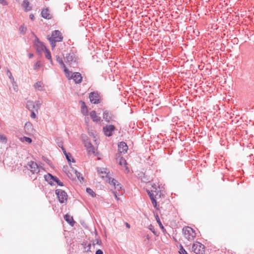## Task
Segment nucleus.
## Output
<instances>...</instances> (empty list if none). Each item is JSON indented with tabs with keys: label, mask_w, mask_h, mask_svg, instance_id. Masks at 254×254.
Here are the masks:
<instances>
[{
	"label": "nucleus",
	"mask_w": 254,
	"mask_h": 254,
	"mask_svg": "<svg viewBox=\"0 0 254 254\" xmlns=\"http://www.w3.org/2000/svg\"><path fill=\"white\" fill-rule=\"evenodd\" d=\"M33 56H34L33 54L32 53L29 54V55H28L29 58L31 59L33 57Z\"/></svg>",
	"instance_id": "50"
},
{
	"label": "nucleus",
	"mask_w": 254,
	"mask_h": 254,
	"mask_svg": "<svg viewBox=\"0 0 254 254\" xmlns=\"http://www.w3.org/2000/svg\"><path fill=\"white\" fill-rule=\"evenodd\" d=\"M148 195L150 196V194H153V193H151L149 191H147Z\"/></svg>",
	"instance_id": "55"
},
{
	"label": "nucleus",
	"mask_w": 254,
	"mask_h": 254,
	"mask_svg": "<svg viewBox=\"0 0 254 254\" xmlns=\"http://www.w3.org/2000/svg\"><path fill=\"white\" fill-rule=\"evenodd\" d=\"M151 202L154 206V207L156 208L157 209H158V207L157 206V201L155 199V198L154 199H152V200H151Z\"/></svg>",
	"instance_id": "36"
},
{
	"label": "nucleus",
	"mask_w": 254,
	"mask_h": 254,
	"mask_svg": "<svg viewBox=\"0 0 254 254\" xmlns=\"http://www.w3.org/2000/svg\"><path fill=\"white\" fill-rule=\"evenodd\" d=\"M179 253L180 254H188L187 251L183 248V247H182L180 249Z\"/></svg>",
	"instance_id": "38"
},
{
	"label": "nucleus",
	"mask_w": 254,
	"mask_h": 254,
	"mask_svg": "<svg viewBox=\"0 0 254 254\" xmlns=\"http://www.w3.org/2000/svg\"><path fill=\"white\" fill-rule=\"evenodd\" d=\"M34 103H35L36 111L37 112L41 107L42 102L40 100H38Z\"/></svg>",
	"instance_id": "29"
},
{
	"label": "nucleus",
	"mask_w": 254,
	"mask_h": 254,
	"mask_svg": "<svg viewBox=\"0 0 254 254\" xmlns=\"http://www.w3.org/2000/svg\"><path fill=\"white\" fill-rule=\"evenodd\" d=\"M126 226L128 228H130V225L128 223H126Z\"/></svg>",
	"instance_id": "53"
},
{
	"label": "nucleus",
	"mask_w": 254,
	"mask_h": 254,
	"mask_svg": "<svg viewBox=\"0 0 254 254\" xmlns=\"http://www.w3.org/2000/svg\"><path fill=\"white\" fill-rule=\"evenodd\" d=\"M156 219L157 222L158 223V224L159 225L160 227L161 228L162 230H164V228L162 224L161 223V222L159 218V217L157 215L156 216Z\"/></svg>",
	"instance_id": "33"
},
{
	"label": "nucleus",
	"mask_w": 254,
	"mask_h": 254,
	"mask_svg": "<svg viewBox=\"0 0 254 254\" xmlns=\"http://www.w3.org/2000/svg\"><path fill=\"white\" fill-rule=\"evenodd\" d=\"M90 246H91V245H90V244H89V245H88V247H89V249L90 248Z\"/></svg>",
	"instance_id": "57"
},
{
	"label": "nucleus",
	"mask_w": 254,
	"mask_h": 254,
	"mask_svg": "<svg viewBox=\"0 0 254 254\" xmlns=\"http://www.w3.org/2000/svg\"><path fill=\"white\" fill-rule=\"evenodd\" d=\"M89 98L92 103L97 104L100 103V97L97 92H92L89 94Z\"/></svg>",
	"instance_id": "9"
},
{
	"label": "nucleus",
	"mask_w": 254,
	"mask_h": 254,
	"mask_svg": "<svg viewBox=\"0 0 254 254\" xmlns=\"http://www.w3.org/2000/svg\"><path fill=\"white\" fill-rule=\"evenodd\" d=\"M62 149L64 155H66V154H68V153L66 152V150L64 147L62 148Z\"/></svg>",
	"instance_id": "47"
},
{
	"label": "nucleus",
	"mask_w": 254,
	"mask_h": 254,
	"mask_svg": "<svg viewBox=\"0 0 254 254\" xmlns=\"http://www.w3.org/2000/svg\"><path fill=\"white\" fill-rule=\"evenodd\" d=\"M66 159L68 163L71 162V154L70 153H68L66 155H65Z\"/></svg>",
	"instance_id": "39"
},
{
	"label": "nucleus",
	"mask_w": 254,
	"mask_h": 254,
	"mask_svg": "<svg viewBox=\"0 0 254 254\" xmlns=\"http://www.w3.org/2000/svg\"><path fill=\"white\" fill-rule=\"evenodd\" d=\"M41 63L40 61L37 62L34 66V68L35 70H37L39 67L41 66Z\"/></svg>",
	"instance_id": "35"
},
{
	"label": "nucleus",
	"mask_w": 254,
	"mask_h": 254,
	"mask_svg": "<svg viewBox=\"0 0 254 254\" xmlns=\"http://www.w3.org/2000/svg\"><path fill=\"white\" fill-rule=\"evenodd\" d=\"M64 220L71 226H73L75 222L73 220L72 217L66 214L64 216Z\"/></svg>",
	"instance_id": "19"
},
{
	"label": "nucleus",
	"mask_w": 254,
	"mask_h": 254,
	"mask_svg": "<svg viewBox=\"0 0 254 254\" xmlns=\"http://www.w3.org/2000/svg\"><path fill=\"white\" fill-rule=\"evenodd\" d=\"M119 164L121 166H125L127 164L126 160L123 157H121L120 159Z\"/></svg>",
	"instance_id": "31"
},
{
	"label": "nucleus",
	"mask_w": 254,
	"mask_h": 254,
	"mask_svg": "<svg viewBox=\"0 0 254 254\" xmlns=\"http://www.w3.org/2000/svg\"><path fill=\"white\" fill-rule=\"evenodd\" d=\"M56 194H57L59 201L63 203L65 202L67 200V195L66 192L61 189L56 190Z\"/></svg>",
	"instance_id": "5"
},
{
	"label": "nucleus",
	"mask_w": 254,
	"mask_h": 254,
	"mask_svg": "<svg viewBox=\"0 0 254 254\" xmlns=\"http://www.w3.org/2000/svg\"><path fill=\"white\" fill-rule=\"evenodd\" d=\"M66 63L73 67H76L77 65L78 57L75 53L70 51L66 54L65 57Z\"/></svg>",
	"instance_id": "2"
},
{
	"label": "nucleus",
	"mask_w": 254,
	"mask_h": 254,
	"mask_svg": "<svg viewBox=\"0 0 254 254\" xmlns=\"http://www.w3.org/2000/svg\"><path fill=\"white\" fill-rule=\"evenodd\" d=\"M47 38L49 40L50 44L53 48H54L56 45L57 42H62L63 40V36L62 33L58 30H55L52 31L51 36H47Z\"/></svg>",
	"instance_id": "1"
},
{
	"label": "nucleus",
	"mask_w": 254,
	"mask_h": 254,
	"mask_svg": "<svg viewBox=\"0 0 254 254\" xmlns=\"http://www.w3.org/2000/svg\"><path fill=\"white\" fill-rule=\"evenodd\" d=\"M81 103V112L84 115H87L88 113L87 108L85 102L80 101Z\"/></svg>",
	"instance_id": "21"
},
{
	"label": "nucleus",
	"mask_w": 254,
	"mask_h": 254,
	"mask_svg": "<svg viewBox=\"0 0 254 254\" xmlns=\"http://www.w3.org/2000/svg\"><path fill=\"white\" fill-rule=\"evenodd\" d=\"M56 61L61 65V67L63 68H64V70L65 72L66 76L67 77H68L71 72L68 70V69L65 66V65L64 64L62 58L57 56H56Z\"/></svg>",
	"instance_id": "11"
},
{
	"label": "nucleus",
	"mask_w": 254,
	"mask_h": 254,
	"mask_svg": "<svg viewBox=\"0 0 254 254\" xmlns=\"http://www.w3.org/2000/svg\"><path fill=\"white\" fill-rule=\"evenodd\" d=\"M70 74L68 77H67L69 79H72L75 83H80L81 82L82 80V77L81 74L79 72H75L72 73L71 75L70 76Z\"/></svg>",
	"instance_id": "10"
},
{
	"label": "nucleus",
	"mask_w": 254,
	"mask_h": 254,
	"mask_svg": "<svg viewBox=\"0 0 254 254\" xmlns=\"http://www.w3.org/2000/svg\"><path fill=\"white\" fill-rule=\"evenodd\" d=\"M183 233L185 238L190 241L193 240L196 236V233L193 229L188 226L183 228Z\"/></svg>",
	"instance_id": "3"
},
{
	"label": "nucleus",
	"mask_w": 254,
	"mask_h": 254,
	"mask_svg": "<svg viewBox=\"0 0 254 254\" xmlns=\"http://www.w3.org/2000/svg\"><path fill=\"white\" fill-rule=\"evenodd\" d=\"M19 30L21 33L24 34L26 31V28L25 26L22 25L20 26Z\"/></svg>",
	"instance_id": "32"
},
{
	"label": "nucleus",
	"mask_w": 254,
	"mask_h": 254,
	"mask_svg": "<svg viewBox=\"0 0 254 254\" xmlns=\"http://www.w3.org/2000/svg\"><path fill=\"white\" fill-rule=\"evenodd\" d=\"M36 49L38 52H41L42 51H45L47 49L45 46L41 42H38L37 44H36Z\"/></svg>",
	"instance_id": "18"
},
{
	"label": "nucleus",
	"mask_w": 254,
	"mask_h": 254,
	"mask_svg": "<svg viewBox=\"0 0 254 254\" xmlns=\"http://www.w3.org/2000/svg\"><path fill=\"white\" fill-rule=\"evenodd\" d=\"M90 116L93 121L95 122H98L100 121L101 118L97 115L95 111H92L90 112Z\"/></svg>",
	"instance_id": "17"
},
{
	"label": "nucleus",
	"mask_w": 254,
	"mask_h": 254,
	"mask_svg": "<svg viewBox=\"0 0 254 254\" xmlns=\"http://www.w3.org/2000/svg\"><path fill=\"white\" fill-rule=\"evenodd\" d=\"M42 17L44 18L50 19H51L52 16L50 13L49 9L48 8H44L41 12Z\"/></svg>",
	"instance_id": "14"
},
{
	"label": "nucleus",
	"mask_w": 254,
	"mask_h": 254,
	"mask_svg": "<svg viewBox=\"0 0 254 254\" xmlns=\"http://www.w3.org/2000/svg\"><path fill=\"white\" fill-rule=\"evenodd\" d=\"M103 117L107 123L112 121L114 118L112 113L107 110L104 111Z\"/></svg>",
	"instance_id": "12"
},
{
	"label": "nucleus",
	"mask_w": 254,
	"mask_h": 254,
	"mask_svg": "<svg viewBox=\"0 0 254 254\" xmlns=\"http://www.w3.org/2000/svg\"><path fill=\"white\" fill-rule=\"evenodd\" d=\"M15 84H16L15 82V83L12 82L13 89L15 91H17V86L16 85H15Z\"/></svg>",
	"instance_id": "44"
},
{
	"label": "nucleus",
	"mask_w": 254,
	"mask_h": 254,
	"mask_svg": "<svg viewBox=\"0 0 254 254\" xmlns=\"http://www.w3.org/2000/svg\"><path fill=\"white\" fill-rule=\"evenodd\" d=\"M98 171L100 173H102V174H104V173H106V172L105 171H101V172L99 171V170H98Z\"/></svg>",
	"instance_id": "54"
},
{
	"label": "nucleus",
	"mask_w": 254,
	"mask_h": 254,
	"mask_svg": "<svg viewBox=\"0 0 254 254\" xmlns=\"http://www.w3.org/2000/svg\"><path fill=\"white\" fill-rule=\"evenodd\" d=\"M116 188H115L116 189H122L121 184L119 183L118 182L116 184Z\"/></svg>",
	"instance_id": "43"
},
{
	"label": "nucleus",
	"mask_w": 254,
	"mask_h": 254,
	"mask_svg": "<svg viewBox=\"0 0 254 254\" xmlns=\"http://www.w3.org/2000/svg\"><path fill=\"white\" fill-rule=\"evenodd\" d=\"M114 195H115V198L117 199V200H119V198L118 197L117 194L115 192H114Z\"/></svg>",
	"instance_id": "52"
},
{
	"label": "nucleus",
	"mask_w": 254,
	"mask_h": 254,
	"mask_svg": "<svg viewBox=\"0 0 254 254\" xmlns=\"http://www.w3.org/2000/svg\"><path fill=\"white\" fill-rule=\"evenodd\" d=\"M45 57L47 59L50 60L51 63L52 62L51 53L48 49L45 50Z\"/></svg>",
	"instance_id": "26"
},
{
	"label": "nucleus",
	"mask_w": 254,
	"mask_h": 254,
	"mask_svg": "<svg viewBox=\"0 0 254 254\" xmlns=\"http://www.w3.org/2000/svg\"><path fill=\"white\" fill-rule=\"evenodd\" d=\"M24 129L25 131L29 132L33 130L32 125L30 123H26L24 126Z\"/></svg>",
	"instance_id": "22"
},
{
	"label": "nucleus",
	"mask_w": 254,
	"mask_h": 254,
	"mask_svg": "<svg viewBox=\"0 0 254 254\" xmlns=\"http://www.w3.org/2000/svg\"><path fill=\"white\" fill-rule=\"evenodd\" d=\"M72 161L73 162H75V161H74V159L72 158Z\"/></svg>",
	"instance_id": "56"
},
{
	"label": "nucleus",
	"mask_w": 254,
	"mask_h": 254,
	"mask_svg": "<svg viewBox=\"0 0 254 254\" xmlns=\"http://www.w3.org/2000/svg\"><path fill=\"white\" fill-rule=\"evenodd\" d=\"M74 172L76 176V177L78 178V179L81 181V180H83V178L81 176V174L78 172L77 170H74Z\"/></svg>",
	"instance_id": "28"
},
{
	"label": "nucleus",
	"mask_w": 254,
	"mask_h": 254,
	"mask_svg": "<svg viewBox=\"0 0 254 254\" xmlns=\"http://www.w3.org/2000/svg\"><path fill=\"white\" fill-rule=\"evenodd\" d=\"M7 74L8 76V77L13 81V83H15L14 79L12 75L11 72L9 70H7Z\"/></svg>",
	"instance_id": "34"
},
{
	"label": "nucleus",
	"mask_w": 254,
	"mask_h": 254,
	"mask_svg": "<svg viewBox=\"0 0 254 254\" xmlns=\"http://www.w3.org/2000/svg\"><path fill=\"white\" fill-rule=\"evenodd\" d=\"M31 112L30 116L32 118L35 119L36 118V115L34 112V111H30Z\"/></svg>",
	"instance_id": "41"
},
{
	"label": "nucleus",
	"mask_w": 254,
	"mask_h": 254,
	"mask_svg": "<svg viewBox=\"0 0 254 254\" xmlns=\"http://www.w3.org/2000/svg\"><path fill=\"white\" fill-rule=\"evenodd\" d=\"M128 149V146L126 143L121 141L118 144V150L120 153H125Z\"/></svg>",
	"instance_id": "13"
},
{
	"label": "nucleus",
	"mask_w": 254,
	"mask_h": 254,
	"mask_svg": "<svg viewBox=\"0 0 254 254\" xmlns=\"http://www.w3.org/2000/svg\"><path fill=\"white\" fill-rule=\"evenodd\" d=\"M22 6L25 11L27 12L32 10V7L30 6L29 1L28 0H24Z\"/></svg>",
	"instance_id": "15"
},
{
	"label": "nucleus",
	"mask_w": 254,
	"mask_h": 254,
	"mask_svg": "<svg viewBox=\"0 0 254 254\" xmlns=\"http://www.w3.org/2000/svg\"><path fill=\"white\" fill-rule=\"evenodd\" d=\"M44 178L45 180L51 185H54V182L57 183V184L60 186H64L63 183L62 182H61L60 180L58 178L52 175L50 173H48L47 175H45Z\"/></svg>",
	"instance_id": "4"
},
{
	"label": "nucleus",
	"mask_w": 254,
	"mask_h": 254,
	"mask_svg": "<svg viewBox=\"0 0 254 254\" xmlns=\"http://www.w3.org/2000/svg\"><path fill=\"white\" fill-rule=\"evenodd\" d=\"M56 142H57V144L58 146L59 147L61 148V149L64 147V146H63V142L61 140L60 138H57V140H56Z\"/></svg>",
	"instance_id": "30"
},
{
	"label": "nucleus",
	"mask_w": 254,
	"mask_h": 254,
	"mask_svg": "<svg viewBox=\"0 0 254 254\" xmlns=\"http://www.w3.org/2000/svg\"><path fill=\"white\" fill-rule=\"evenodd\" d=\"M34 87L38 89L39 91H43L44 86L43 83L41 81H38L34 84Z\"/></svg>",
	"instance_id": "20"
},
{
	"label": "nucleus",
	"mask_w": 254,
	"mask_h": 254,
	"mask_svg": "<svg viewBox=\"0 0 254 254\" xmlns=\"http://www.w3.org/2000/svg\"><path fill=\"white\" fill-rule=\"evenodd\" d=\"M27 165L28 169L30 170L33 174H38L40 172V167L36 162L31 161Z\"/></svg>",
	"instance_id": "8"
},
{
	"label": "nucleus",
	"mask_w": 254,
	"mask_h": 254,
	"mask_svg": "<svg viewBox=\"0 0 254 254\" xmlns=\"http://www.w3.org/2000/svg\"><path fill=\"white\" fill-rule=\"evenodd\" d=\"M149 229L152 231V233H153L155 235H156L155 230L152 225H150L149 226Z\"/></svg>",
	"instance_id": "42"
},
{
	"label": "nucleus",
	"mask_w": 254,
	"mask_h": 254,
	"mask_svg": "<svg viewBox=\"0 0 254 254\" xmlns=\"http://www.w3.org/2000/svg\"><path fill=\"white\" fill-rule=\"evenodd\" d=\"M86 191L91 196L94 197L96 196V193L93 191V190L91 189L86 188Z\"/></svg>",
	"instance_id": "27"
},
{
	"label": "nucleus",
	"mask_w": 254,
	"mask_h": 254,
	"mask_svg": "<svg viewBox=\"0 0 254 254\" xmlns=\"http://www.w3.org/2000/svg\"><path fill=\"white\" fill-rule=\"evenodd\" d=\"M7 139L5 135L0 134V141L2 143L6 144Z\"/></svg>",
	"instance_id": "24"
},
{
	"label": "nucleus",
	"mask_w": 254,
	"mask_h": 254,
	"mask_svg": "<svg viewBox=\"0 0 254 254\" xmlns=\"http://www.w3.org/2000/svg\"><path fill=\"white\" fill-rule=\"evenodd\" d=\"M0 4L2 5H7L8 2L6 0H0Z\"/></svg>",
	"instance_id": "40"
},
{
	"label": "nucleus",
	"mask_w": 254,
	"mask_h": 254,
	"mask_svg": "<svg viewBox=\"0 0 254 254\" xmlns=\"http://www.w3.org/2000/svg\"><path fill=\"white\" fill-rule=\"evenodd\" d=\"M96 244L98 245H100L101 243V241L100 239H96Z\"/></svg>",
	"instance_id": "48"
},
{
	"label": "nucleus",
	"mask_w": 254,
	"mask_h": 254,
	"mask_svg": "<svg viewBox=\"0 0 254 254\" xmlns=\"http://www.w3.org/2000/svg\"><path fill=\"white\" fill-rule=\"evenodd\" d=\"M87 150H88L89 152H92L93 153H95V148L94 146L93 149H92V148H90L87 149Z\"/></svg>",
	"instance_id": "45"
},
{
	"label": "nucleus",
	"mask_w": 254,
	"mask_h": 254,
	"mask_svg": "<svg viewBox=\"0 0 254 254\" xmlns=\"http://www.w3.org/2000/svg\"><path fill=\"white\" fill-rule=\"evenodd\" d=\"M149 197H150V198L151 200H152V199H154L155 198V197H154V195L153 194H150Z\"/></svg>",
	"instance_id": "49"
},
{
	"label": "nucleus",
	"mask_w": 254,
	"mask_h": 254,
	"mask_svg": "<svg viewBox=\"0 0 254 254\" xmlns=\"http://www.w3.org/2000/svg\"><path fill=\"white\" fill-rule=\"evenodd\" d=\"M21 141L22 142H26L28 143L32 142V139L29 137L24 136L21 138Z\"/></svg>",
	"instance_id": "25"
},
{
	"label": "nucleus",
	"mask_w": 254,
	"mask_h": 254,
	"mask_svg": "<svg viewBox=\"0 0 254 254\" xmlns=\"http://www.w3.org/2000/svg\"><path fill=\"white\" fill-rule=\"evenodd\" d=\"M30 18L31 19V20H33L34 19V16L33 14H30Z\"/></svg>",
	"instance_id": "51"
},
{
	"label": "nucleus",
	"mask_w": 254,
	"mask_h": 254,
	"mask_svg": "<svg viewBox=\"0 0 254 254\" xmlns=\"http://www.w3.org/2000/svg\"><path fill=\"white\" fill-rule=\"evenodd\" d=\"M192 251L196 254H203L204 252V246L202 244L196 242L192 247Z\"/></svg>",
	"instance_id": "6"
},
{
	"label": "nucleus",
	"mask_w": 254,
	"mask_h": 254,
	"mask_svg": "<svg viewBox=\"0 0 254 254\" xmlns=\"http://www.w3.org/2000/svg\"><path fill=\"white\" fill-rule=\"evenodd\" d=\"M95 254H103V252H102V250H101L99 249V250H97V251H96V253H95Z\"/></svg>",
	"instance_id": "46"
},
{
	"label": "nucleus",
	"mask_w": 254,
	"mask_h": 254,
	"mask_svg": "<svg viewBox=\"0 0 254 254\" xmlns=\"http://www.w3.org/2000/svg\"><path fill=\"white\" fill-rule=\"evenodd\" d=\"M116 129V127L114 125H106L103 127V131L106 136H111L113 134V132Z\"/></svg>",
	"instance_id": "7"
},
{
	"label": "nucleus",
	"mask_w": 254,
	"mask_h": 254,
	"mask_svg": "<svg viewBox=\"0 0 254 254\" xmlns=\"http://www.w3.org/2000/svg\"><path fill=\"white\" fill-rule=\"evenodd\" d=\"M107 181L110 185H113L115 188H116V185L118 182L115 179L109 177Z\"/></svg>",
	"instance_id": "23"
},
{
	"label": "nucleus",
	"mask_w": 254,
	"mask_h": 254,
	"mask_svg": "<svg viewBox=\"0 0 254 254\" xmlns=\"http://www.w3.org/2000/svg\"><path fill=\"white\" fill-rule=\"evenodd\" d=\"M27 109L30 111H36L35 103L32 101H28L26 103Z\"/></svg>",
	"instance_id": "16"
},
{
	"label": "nucleus",
	"mask_w": 254,
	"mask_h": 254,
	"mask_svg": "<svg viewBox=\"0 0 254 254\" xmlns=\"http://www.w3.org/2000/svg\"><path fill=\"white\" fill-rule=\"evenodd\" d=\"M85 146L87 147V149H88L90 148H92V149H93V146L91 144V143L90 142H88L86 143Z\"/></svg>",
	"instance_id": "37"
}]
</instances>
